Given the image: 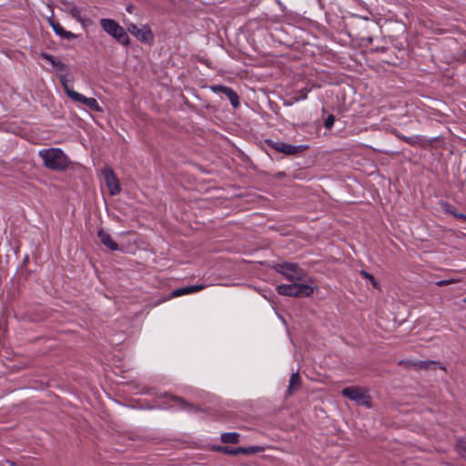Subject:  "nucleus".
Wrapping results in <instances>:
<instances>
[{"label": "nucleus", "instance_id": "7", "mask_svg": "<svg viewBox=\"0 0 466 466\" xmlns=\"http://www.w3.org/2000/svg\"><path fill=\"white\" fill-rule=\"evenodd\" d=\"M62 10L67 14H69L73 18H75L77 22H79L83 26H88L91 25L92 21L86 15L82 14V9L76 5L74 3L68 1H63L62 3Z\"/></svg>", "mask_w": 466, "mask_h": 466}, {"label": "nucleus", "instance_id": "5", "mask_svg": "<svg viewBox=\"0 0 466 466\" xmlns=\"http://www.w3.org/2000/svg\"><path fill=\"white\" fill-rule=\"evenodd\" d=\"M61 82L64 86L65 92L67 96L73 100L74 102L84 104L88 109L95 112H102L103 109L96 101V99L93 97H86L84 95L75 91L66 82L65 76L61 77Z\"/></svg>", "mask_w": 466, "mask_h": 466}, {"label": "nucleus", "instance_id": "1", "mask_svg": "<svg viewBox=\"0 0 466 466\" xmlns=\"http://www.w3.org/2000/svg\"><path fill=\"white\" fill-rule=\"evenodd\" d=\"M38 156L43 160V166L53 171L64 172L68 169L71 163L68 157L59 147L40 149Z\"/></svg>", "mask_w": 466, "mask_h": 466}, {"label": "nucleus", "instance_id": "13", "mask_svg": "<svg viewBox=\"0 0 466 466\" xmlns=\"http://www.w3.org/2000/svg\"><path fill=\"white\" fill-rule=\"evenodd\" d=\"M41 56L46 60L47 62H49L53 66H55L57 70H59L60 72L62 73H65L64 75H62L60 76V78L62 76H65V78H66L67 75H68V68H67V66L63 63L61 60L59 59H56V57H54L52 55L50 54H47V53H42L41 54ZM67 81V79H66Z\"/></svg>", "mask_w": 466, "mask_h": 466}, {"label": "nucleus", "instance_id": "4", "mask_svg": "<svg viewBox=\"0 0 466 466\" xmlns=\"http://www.w3.org/2000/svg\"><path fill=\"white\" fill-rule=\"evenodd\" d=\"M273 268L290 281H307L309 279V283H312V280L297 263H277L273 265Z\"/></svg>", "mask_w": 466, "mask_h": 466}, {"label": "nucleus", "instance_id": "17", "mask_svg": "<svg viewBox=\"0 0 466 466\" xmlns=\"http://www.w3.org/2000/svg\"><path fill=\"white\" fill-rule=\"evenodd\" d=\"M395 135L398 138H400V140L410 144V146H416L420 143H422L425 141V137L423 136H420V135H416V136H412V137H407V136H404V135H401L398 132H395Z\"/></svg>", "mask_w": 466, "mask_h": 466}, {"label": "nucleus", "instance_id": "10", "mask_svg": "<svg viewBox=\"0 0 466 466\" xmlns=\"http://www.w3.org/2000/svg\"><path fill=\"white\" fill-rule=\"evenodd\" d=\"M102 175L106 181V187L109 189V193L111 196H116L120 193L121 188L118 182V179L114 172V170L108 167H105L102 169Z\"/></svg>", "mask_w": 466, "mask_h": 466}, {"label": "nucleus", "instance_id": "25", "mask_svg": "<svg viewBox=\"0 0 466 466\" xmlns=\"http://www.w3.org/2000/svg\"><path fill=\"white\" fill-rule=\"evenodd\" d=\"M456 218L463 219V220H466V215L461 214V213H457V217Z\"/></svg>", "mask_w": 466, "mask_h": 466}, {"label": "nucleus", "instance_id": "15", "mask_svg": "<svg viewBox=\"0 0 466 466\" xmlns=\"http://www.w3.org/2000/svg\"><path fill=\"white\" fill-rule=\"evenodd\" d=\"M97 236L103 245H105L107 248L112 251H116L119 249L118 245L113 240L111 235L106 231L100 229L97 232Z\"/></svg>", "mask_w": 466, "mask_h": 466}, {"label": "nucleus", "instance_id": "8", "mask_svg": "<svg viewBox=\"0 0 466 466\" xmlns=\"http://www.w3.org/2000/svg\"><path fill=\"white\" fill-rule=\"evenodd\" d=\"M127 31L143 43L149 44L154 40V35L148 25L138 27L131 23L127 25Z\"/></svg>", "mask_w": 466, "mask_h": 466}, {"label": "nucleus", "instance_id": "14", "mask_svg": "<svg viewBox=\"0 0 466 466\" xmlns=\"http://www.w3.org/2000/svg\"><path fill=\"white\" fill-rule=\"evenodd\" d=\"M50 25L53 28L55 34L60 36L62 39L71 40L77 37V35L70 31L66 30L59 23L50 21Z\"/></svg>", "mask_w": 466, "mask_h": 466}, {"label": "nucleus", "instance_id": "12", "mask_svg": "<svg viewBox=\"0 0 466 466\" xmlns=\"http://www.w3.org/2000/svg\"><path fill=\"white\" fill-rule=\"evenodd\" d=\"M210 88H211V90L214 93H222V94H224L228 98V100L230 101L231 106L234 108L238 107V106H239V97H238L237 92H235L231 87H228V86H222V85H217V86H211Z\"/></svg>", "mask_w": 466, "mask_h": 466}, {"label": "nucleus", "instance_id": "21", "mask_svg": "<svg viewBox=\"0 0 466 466\" xmlns=\"http://www.w3.org/2000/svg\"><path fill=\"white\" fill-rule=\"evenodd\" d=\"M417 369L428 370L431 367H435L437 363L435 361H418L413 364Z\"/></svg>", "mask_w": 466, "mask_h": 466}, {"label": "nucleus", "instance_id": "19", "mask_svg": "<svg viewBox=\"0 0 466 466\" xmlns=\"http://www.w3.org/2000/svg\"><path fill=\"white\" fill-rule=\"evenodd\" d=\"M223 443H238L239 441V434L237 432H226L221 435Z\"/></svg>", "mask_w": 466, "mask_h": 466}, {"label": "nucleus", "instance_id": "11", "mask_svg": "<svg viewBox=\"0 0 466 466\" xmlns=\"http://www.w3.org/2000/svg\"><path fill=\"white\" fill-rule=\"evenodd\" d=\"M219 451H223L224 453L230 454V455H238V454H255L258 452H262L265 451V448L263 446H249V447H238V448H231V447H220L218 449Z\"/></svg>", "mask_w": 466, "mask_h": 466}, {"label": "nucleus", "instance_id": "6", "mask_svg": "<svg viewBox=\"0 0 466 466\" xmlns=\"http://www.w3.org/2000/svg\"><path fill=\"white\" fill-rule=\"evenodd\" d=\"M266 142L270 147L274 148L276 151L289 156L297 155L307 148V146L290 145L280 140L274 141L271 139H267Z\"/></svg>", "mask_w": 466, "mask_h": 466}, {"label": "nucleus", "instance_id": "26", "mask_svg": "<svg viewBox=\"0 0 466 466\" xmlns=\"http://www.w3.org/2000/svg\"><path fill=\"white\" fill-rule=\"evenodd\" d=\"M306 98H307V95L306 94L301 96V99H306Z\"/></svg>", "mask_w": 466, "mask_h": 466}, {"label": "nucleus", "instance_id": "3", "mask_svg": "<svg viewBox=\"0 0 466 466\" xmlns=\"http://www.w3.org/2000/svg\"><path fill=\"white\" fill-rule=\"evenodd\" d=\"M99 24L102 29L119 44L127 46L130 39L127 32L116 21L111 18H101Z\"/></svg>", "mask_w": 466, "mask_h": 466}, {"label": "nucleus", "instance_id": "20", "mask_svg": "<svg viewBox=\"0 0 466 466\" xmlns=\"http://www.w3.org/2000/svg\"><path fill=\"white\" fill-rule=\"evenodd\" d=\"M457 451L458 452L466 458V438L461 439L457 441Z\"/></svg>", "mask_w": 466, "mask_h": 466}, {"label": "nucleus", "instance_id": "22", "mask_svg": "<svg viewBox=\"0 0 466 466\" xmlns=\"http://www.w3.org/2000/svg\"><path fill=\"white\" fill-rule=\"evenodd\" d=\"M360 274H361L365 279H367L368 280H370V283L372 284V286H373L374 288H376V289H378V288H379V283H378V281L375 279V278H374L371 274L368 273V272H367V271H365V270H361V271H360Z\"/></svg>", "mask_w": 466, "mask_h": 466}, {"label": "nucleus", "instance_id": "2", "mask_svg": "<svg viewBox=\"0 0 466 466\" xmlns=\"http://www.w3.org/2000/svg\"><path fill=\"white\" fill-rule=\"evenodd\" d=\"M305 283H299V281H292L291 284H280L278 285L276 290L279 294L288 297L294 298H304L309 297L314 289L311 285L308 284L309 279L304 281Z\"/></svg>", "mask_w": 466, "mask_h": 466}, {"label": "nucleus", "instance_id": "16", "mask_svg": "<svg viewBox=\"0 0 466 466\" xmlns=\"http://www.w3.org/2000/svg\"><path fill=\"white\" fill-rule=\"evenodd\" d=\"M204 289V285H192L173 290L172 294L174 297H179L182 295L194 293Z\"/></svg>", "mask_w": 466, "mask_h": 466}, {"label": "nucleus", "instance_id": "27", "mask_svg": "<svg viewBox=\"0 0 466 466\" xmlns=\"http://www.w3.org/2000/svg\"><path fill=\"white\" fill-rule=\"evenodd\" d=\"M463 301L466 303V297L464 298Z\"/></svg>", "mask_w": 466, "mask_h": 466}, {"label": "nucleus", "instance_id": "18", "mask_svg": "<svg viewBox=\"0 0 466 466\" xmlns=\"http://www.w3.org/2000/svg\"><path fill=\"white\" fill-rule=\"evenodd\" d=\"M300 386V378L299 372L291 374L289 381L288 393L291 395L294 390H297Z\"/></svg>", "mask_w": 466, "mask_h": 466}, {"label": "nucleus", "instance_id": "9", "mask_svg": "<svg viewBox=\"0 0 466 466\" xmlns=\"http://www.w3.org/2000/svg\"><path fill=\"white\" fill-rule=\"evenodd\" d=\"M342 395L359 404L370 406V397L361 389L348 387L342 390Z\"/></svg>", "mask_w": 466, "mask_h": 466}, {"label": "nucleus", "instance_id": "23", "mask_svg": "<svg viewBox=\"0 0 466 466\" xmlns=\"http://www.w3.org/2000/svg\"><path fill=\"white\" fill-rule=\"evenodd\" d=\"M334 123H335V116L333 115H329L325 119L324 127L327 129H331L334 126Z\"/></svg>", "mask_w": 466, "mask_h": 466}, {"label": "nucleus", "instance_id": "24", "mask_svg": "<svg viewBox=\"0 0 466 466\" xmlns=\"http://www.w3.org/2000/svg\"><path fill=\"white\" fill-rule=\"evenodd\" d=\"M442 208L446 213H449V214L452 215L453 217H457L458 212H456L455 208L452 206H451L450 204L445 203L442 205Z\"/></svg>", "mask_w": 466, "mask_h": 466}]
</instances>
